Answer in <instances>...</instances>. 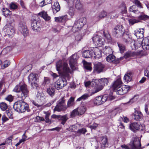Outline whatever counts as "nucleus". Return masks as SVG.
<instances>
[{"label":"nucleus","instance_id":"nucleus-47","mask_svg":"<svg viewBox=\"0 0 149 149\" xmlns=\"http://www.w3.org/2000/svg\"><path fill=\"white\" fill-rule=\"evenodd\" d=\"M107 15V13L105 11H103L101 12L99 15L98 17L99 19H102L104 17Z\"/></svg>","mask_w":149,"mask_h":149},{"label":"nucleus","instance_id":"nucleus-3","mask_svg":"<svg viewBox=\"0 0 149 149\" xmlns=\"http://www.w3.org/2000/svg\"><path fill=\"white\" fill-rule=\"evenodd\" d=\"M113 34L116 36H123V38L124 41L125 42H128L130 39L129 35L127 33H125V30L123 27L121 25H118L114 28L113 30Z\"/></svg>","mask_w":149,"mask_h":149},{"label":"nucleus","instance_id":"nucleus-8","mask_svg":"<svg viewBox=\"0 0 149 149\" xmlns=\"http://www.w3.org/2000/svg\"><path fill=\"white\" fill-rule=\"evenodd\" d=\"M134 45L136 49L138 48L139 46L141 47L144 50H148L149 49V39L145 38L143 40L141 44L137 42H134Z\"/></svg>","mask_w":149,"mask_h":149},{"label":"nucleus","instance_id":"nucleus-27","mask_svg":"<svg viewBox=\"0 0 149 149\" xmlns=\"http://www.w3.org/2000/svg\"><path fill=\"white\" fill-rule=\"evenodd\" d=\"M134 119L136 120H140L142 119L143 117L142 113L139 111H135L134 112Z\"/></svg>","mask_w":149,"mask_h":149},{"label":"nucleus","instance_id":"nucleus-32","mask_svg":"<svg viewBox=\"0 0 149 149\" xmlns=\"http://www.w3.org/2000/svg\"><path fill=\"white\" fill-rule=\"evenodd\" d=\"M76 60L70 58L69 63L71 68L73 70L75 69V65L76 64Z\"/></svg>","mask_w":149,"mask_h":149},{"label":"nucleus","instance_id":"nucleus-26","mask_svg":"<svg viewBox=\"0 0 149 149\" xmlns=\"http://www.w3.org/2000/svg\"><path fill=\"white\" fill-rule=\"evenodd\" d=\"M52 8L53 12L55 14L59 11L60 10V6L57 2H54Z\"/></svg>","mask_w":149,"mask_h":149},{"label":"nucleus","instance_id":"nucleus-2","mask_svg":"<svg viewBox=\"0 0 149 149\" xmlns=\"http://www.w3.org/2000/svg\"><path fill=\"white\" fill-rule=\"evenodd\" d=\"M56 68L58 73L62 75L66 76L70 73L68 64L65 62L63 63L61 60H60L56 63Z\"/></svg>","mask_w":149,"mask_h":149},{"label":"nucleus","instance_id":"nucleus-44","mask_svg":"<svg viewBox=\"0 0 149 149\" xmlns=\"http://www.w3.org/2000/svg\"><path fill=\"white\" fill-rule=\"evenodd\" d=\"M138 18L140 20H144L146 19H149V16L147 15L143 14L139 16L138 17Z\"/></svg>","mask_w":149,"mask_h":149},{"label":"nucleus","instance_id":"nucleus-40","mask_svg":"<svg viewBox=\"0 0 149 149\" xmlns=\"http://www.w3.org/2000/svg\"><path fill=\"white\" fill-rule=\"evenodd\" d=\"M7 108L8 106L6 103L2 102L0 103V108L2 111H5Z\"/></svg>","mask_w":149,"mask_h":149},{"label":"nucleus","instance_id":"nucleus-17","mask_svg":"<svg viewBox=\"0 0 149 149\" xmlns=\"http://www.w3.org/2000/svg\"><path fill=\"white\" fill-rule=\"evenodd\" d=\"M19 29L21 32L22 34L24 36H26L29 33L26 26L25 22H20L19 25Z\"/></svg>","mask_w":149,"mask_h":149},{"label":"nucleus","instance_id":"nucleus-25","mask_svg":"<svg viewBox=\"0 0 149 149\" xmlns=\"http://www.w3.org/2000/svg\"><path fill=\"white\" fill-rule=\"evenodd\" d=\"M132 74L130 71H128L124 75V79L125 81L128 82L131 81L132 79Z\"/></svg>","mask_w":149,"mask_h":149},{"label":"nucleus","instance_id":"nucleus-43","mask_svg":"<svg viewBox=\"0 0 149 149\" xmlns=\"http://www.w3.org/2000/svg\"><path fill=\"white\" fill-rule=\"evenodd\" d=\"M103 35L106 38L108 41H110L111 40V37L110 35L107 31L105 32L103 31Z\"/></svg>","mask_w":149,"mask_h":149},{"label":"nucleus","instance_id":"nucleus-16","mask_svg":"<svg viewBox=\"0 0 149 149\" xmlns=\"http://www.w3.org/2000/svg\"><path fill=\"white\" fill-rule=\"evenodd\" d=\"M107 99V95L97 97L93 100V103L95 105H100L105 102Z\"/></svg>","mask_w":149,"mask_h":149},{"label":"nucleus","instance_id":"nucleus-37","mask_svg":"<svg viewBox=\"0 0 149 149\" xmlns=\"http://www.w3.org/2000/svg\"><path fill=\"white\" fill-rule=\"evenodd\" d=\"M74 97H71L69 99L67 102V105H66V106H67V108L72 106L74 105Z\"/></svg>","mask_w":149,"mask_h":149},{"label":"nucleus","instance_id":"nucleus-10","mask_svg":"<svg viewBox=\"0 0 149 149\" xmlns=\"http://www.w3.org/2000/svg\"><path fill=\"white\" fill-rule=\"evenodd\" d=\"M28 81L32 87L33 88H37L38 85L37 81L38 78L37 74H36L31 73L29 76L28 77Z\"/></svg>","mask_w":149,"mask_h":149},{"label":"nucleus","instance_id":"nucleus-9","mask_svg":"<svg viewBox=\"0 0 149 149\" xmlns=\"http://www.w3.org/2000/svg\"><path fill=\"white\" fill-rule=\"evenodd\" d=\"M129 146L132 149H140L141 147L140 141L136 137L132 138L129 143Z\"/></svg>","mask_w":149,"mask_h":149},{"label":"nucleus","instance_id":"nucleus-15","mask_svg":"<svg viewBox=\"0 0 149 149\" xmlns=\"http://www.w3.org/2000/svg\"><path fill=\"white\" fill-rule=\"evenodd\" d=\"M67 84V82L65 79L60 78L56 83L55 88L58 90L63 87Z\"/></svg>","mask_w":149,"mask_h":149},{"label":"nucleus","instance_id":"nucleus-54","mask_svg":"<svg viewBox=\"0 0 149 149\" xmlns=\"http://www.w3.org/2000/svg\"><path fill=\"white\" fill-rule=\"evenodd\" d=\"M45 122L47 123H49L50 121V120L49 119V116L50 115V114L49 113H48L47 112H45Z\"/></svg>","mask_w":149,"mask_h":149},{"label":"nucleus","instance_id":"nucleus-58","mask_svg":"<svg viewBox=\"0 0 149 149\" xmlns=\"http://www.w3.org/2000/svg\"><path fill=\"white\" fill-rule=\"evenodd\" d=\"M98 126V124L94 123L92 125H89L88 127L90 128L91 130L95 129Z\"/></svg>","mask_w":149,"mask_h":149},{"label":"nucleus","instance_id":"nucleus-4","mask_svg":"<svg viewBox=\"0 0 149 149\" xmlns=\"http://www.w3.org/2000/svg\"><path fill=\"white\" fill-rule=\"evenodd\" d=\"M28 104L22 100L18 101L16 102L13 105L14 110L19 113H23L27 110L29 111Z\"/></svg>","mask_w":149,"mask_h":149},{"label":"nucleus","instance_id":"nucleus-41","mask_svg":"<svg viewBox=\"0 0 149 149\" xmlns=\"http://www.w3.org/2000/svg\"><path fill=\"white\" fill-rule=\"evenodd\" d=\"M130 24L133 25L134 24L138 23L140 22V20L135 19H131L129 20Z\"/></svg>","mask_w":149,"mask_h":149},{"label":"nucleus","instance_id":"nucleus-31","mask_svg":"<svg viewBox=\"0 0 149 149\" xmlns=\"http://www.w3.org/2000/svg\"><path fill=\"white\" fill-rule=\"evenodd\" d=\"M122 81L120 79H119L114 82L113 85L114 89L116 88L119 86H121Z\"/></svg>","mask_w":149,"mask_h":149},{"label":"nucleus","instance_id":"nucleus-29","mask_svg":"<svg viewBox=\"0 0 149 149\" xmlns=\"http://www.w3.org/2000/svg\"><path fill=\"white\" fill-rule=\"evenodd\" d=\"M91 93H92V92ZM92 95L91 94H91L90 95L88 93H85L81 96L78 98L77 99L76 101L77 102H79L88 99L90 96Z\"/></svg>","mask_w":149,"mask_h":149},{"label":"nucleus","instance_id":"nucleus-28","mask_svg":"<svg viewBox=\"0 0 149 149\" xmlns=\"http://www.w3.org/2000/svg\"><path fill=\"white\" fill-rule=\"evenodd\" d=\"M38 15L42 17L45 21H49L50 19V17L48 15L47 13L45 11H42Z\"/></svg>","mask_w":149,"mask_h":149},{"label":"nucleus","instance_id":"nucleus-20","mask_svg":"<svg viewBox=\"0 0 149 149\" xmlns=\"http://www.w3.org/2000/svg\"><path fill=\"white\" fill-rule=\"evenodd\" d=\"M102 148L107 147L108 145V141L107 136H103L100 138L99 140Z\"/></svg>","mask_w":149,"mask_h":149},{"label":"nucleus","instance_id":"nucleus-1","mask_svg":"<svg viewBox=\"0 0 149 149\" xmlns=\"http://www.w3.org/2000/svg\"><path fill=\"white\" fill-rule=\"evenodd\" d=\"M13 91L17 93H19L18 96L22 100L24 99L29 95V91L27 85L25 84L17 85L14 88Z\"/></svg>","mask_w":149,"mask_h":149},{"label":"nucleus","instance_id":"nucleus-46","mask_svg":"<svg viewBox=\"0 0 149 149\" xmlns=\"http://www.w3.org/2000/svg\"><path fill=\"white\" fill-rule=\"evenodd\" d=\"M10 64V62L8 60L4 61L3 65L1 66V69H3L8 67Z\"/></svg>","mask_w":149,"mask_h":149},{"label":"nucleus","instance_id":"nucleus-5","mask_svg":"<svg viewBox=\"0 0 149 149\" xmlns=\"http://www.w3.org/2000/svg\"><path fill=\"white\" fill-rule=\"evenodd\" d=\"M98 81L99 84L97 85L96 84V86L92 91V95H93L102 90L103 89V87L104 86L107 85L108 83V79L105 78L99 79Z\"/></svg>","mask_w":149,"mask_h":149},{"label":"nucleus","instance_id":"nucleus-36","mask_svg":"<svg viewBox=\"0 0 149 149\" xmlns=\"http://www.w3.org/2000/svg\"><path fill=\"white\" fill-rule=\"evenodd\" d=\"M106 59L109 62H113L115 60V57L113 55L110 54L107 57Z\"/></svg>","mask_w":149,"mask_h":149},{"label":"nucleus","instance_id":"nucleus-12","mask_svg":"<svg viewBox=\"0 0 149 149\" xmlns=\"http://www.w3.org/2000/svg\"><path fill=\"white\" fill-rule=\"evenodd\" d=\"M93 42L98 47H100L104 45V40L100 36L95 35L93 38Z\"/></svg>","mask_w":149,"mask_h":149},{"label":"nucleus","instance_id":"nucleus-13","mask_svg":"<svg viewBox=\"0 0 149 149\" xmlns=\"http://www.w3.org/2000/svg\"><path fill=\"white\" fill-rule=\"evenodd\" d=\"M3 30L5 32L6 36H10L15 32L14 29L12 24L9 23L6 24L3 28Z\"/></svg>","mask_w":149,"mask_h":149},{"label":"nucleus","instance_id":"nucleus-35","mask_svg":"<svg viewBox=\"0 0 149 149\" xmlns=\"http://www.w3.org/2000/svg\"><path fill=\"white\" fill-rule=\"evenodd\" d=\"M77 109L80 115H81L84 113L86 111V108L85 106H81V107L78 108Z\"/></svg>","mask_w":149,"mask_h":149},{"label":"nucleus","instance_id":"nucleus-19","mask_svg":"<svg viewBox=\"0 0 149 149\" xmlns=\"http://www.w3.org/2000/svg\"><path fill=\"white\" fill-rule=\"evenodd\" d=\"M40 23L36 20L32 21L31 24V27L32 29L35 32H37L40 31Z\"/></svg>","mask_w":149,"mask_h":149},{"label":"nucleus","instance_id":"nucleus-33","mask_svg":"<svg viewBox=\"0 0 149 149\" xmlns=\"http://www.w3.org/2000/svg\"><path fill=\"white\" fill-rule=\"evenodd\" d=\"M75 7L77 10H81L83 9V4L80 2L79 0H77L75 3Z\"/></svg>","mask_w":149,"mask_h":149},{"label":"nucleus","instance_id":"nucleus-34","mask_svg":"<svg viewBox=\"0 0 149 149\" xmlns=\"http://www.w3.org/2000/svg\"><path fill=\"white\" fill-rule=\"evenodd\" d=\"M97 83V81L95 79H93L91 82L90 81H88L86 82L85 83V85L86 87H87L89 85H91L92 86H96V83Z\"/></svg>","mask_w":149,"mask_h":149},{"label":"nucleus","instance_id":"nucleus-39","mask_svg":"<svg viewBox=\"0 0 149 149\" xmlns=\"http://www.w3.org/2000/svg\"><path fill=\"white\" fill-rule=\"evenodd\" d=\"M87 131L86 128H83L81 129L78 130L77 132V134L79 136L81 135V134H84Z\"/></svg>","mask_w":149,"mask_h":149},{"label":"nucleus","instance_id":"nucleus-60","mask_svg":"<svg viewBox=\"0 0 149 149\" xmlns=\"http://www.w3.org/2000/svg\"><path fill=\"white\" fill-rule=\"evenodd\" d=\"M32 102L35 106L38 107H41L42 106L41 104L40 103V102H37L36 101L33 100L32 101Z\"/></svg>","mask_w":149,"mask_h":149},{"label":"nucleus","instance_id":"nucleus-62","mask_svg":"<svg viewBox=\"0 0 149 149\" xmlns=\"http://www.w3.org/2000/svg\"><path fill=\"white\" fill-rule=\"evenodd\" d=\"M36 121L39 122L40 121H43L45 120V119L42 117L39 116H37L36 118Z\"/></svg>","mask_w":149,"mask_h":149},{"label":"nucleus","instance_id":"nucleus-24","mask_svg":"<svg viewBox=\"0 0 149 149\" xmlns=\"http://www.w3.org/2000/svg\"><path fill=\"white\" fill-rule=\"evenodd\" d=\"M68 19V16L66 15L61 17H55V21L58 22H65Z\"/></svg>","mask_w":149,"mask_h":149},{"label":"nucleus","instance_id":"nucleus-63","mask_svg":"<svg viewBox=\"0 0 149 149\" xmlns=\"http://www.w3.org/2000/svg\"><path fill=\"white\" fill-rule=\"evenodd\" d=\"M50 79L47 77H45L44 83L45 84H48L50 83Z\"/></svg>","mask_w":149,"mask_h":149},{"label":"nucleus","instance_id":"nucleus-18","mask_svg":"<svg viewBox=\"0 0 149 149\" xmlns=\"http://www.w3.org/2000/svg\"><path fill=\"white\" fill-rule=\"evenodd\" d=\"M142 126L139 123H133L130 124V129L133 132H136L137 130H142Z\"/></svg>","mask_w":149,"mask_h":149},{"label":"nucleus","instance_id":"nucleus-6","mask_svg":"<svg viewBox=\"0 0 149 149\" xmlns=\"http://www.w3.org/2000/svg\"><path fill=\"white\" fill-rule=\"evenodd\" d=\"M86 18L82 17L78 20L75 21L72 28V31L74 32L78 31L86 24Z\"/></svg>","mask_w":149,"mask_h":149},{"label":"nucleus","instance_id":"nucleus-22","mask_svg":"<svg viewBox=\"0 0 149 149\" xmlns=\"http://www.w3.org/2000/svg\"><path fill=\"white\" fill-rule=\"evenodd\" d=\"M94 54L93 56L95 58L99 59L101 56V51L97 47H93Z\"/></svg>","mask_w":149,"mask_h":149},{"label":"nucleus","instance_id":"nucleus-23","mask_svg":"<svg viewBox=\"0 0 149 149\" xmlns=\"http://www.w3.org/2000/svg\"><path fill=\"white\" fill-rule=\"evenodd\" d=\"M144 29H137L134 31V35L138 38H141L143 37Z\"/></svg>","mask_w":149,"mask_h":149},{"label":"nucleus","instance_id":"nucleus-56","mask_svg":"<svg viewBox=\"0 0 149 149\" xmlns=\"http://www.w3.org/2000/svg\"><path fill=\"white\" fill-rule=\"evenodd\" d=\"M6 113L8 117L10 118H13V114L12 112L9 110H6Z\"/></svg>","mask_w":149,"mask_h":149},{"label":"nucleus","instance_id":"nucleus-61","mask_svg":"<svg viewBox=\"0 0 149 149\" xmlns=\"http://www.w3.org/2000/svg\"><path fill=\"white\" fill-rule=\"evenodd\" d=\"M144 75L146 76L149 78V66L145 70L144 72Z\"/></svg>","mask_w":149,"mask_h":149},{"label":"nucleus","instance_id":"nucleus-42","mask_svg":"<svg viewBox=\"0 0 149 149\" xmlns=\"http://www.w3.org/2000/svg\"><path fill=\"white\" fill-rule=\"evenodd\" d=\"M9 7L11 10H15L18 8V6L16 3H12L10 4Z\"/></svg>","mask_w":149,"mask_h":149},{"label":"nucleus","instance_id":"nucleus-52","mask_svg":"<svg viewBox=\"0 0 149 149\" xmlns=\"http://www.w3.org/2000/svg\"><path fill=\"white\" fill-rule=\"evenodd\" d=\"M104 52L107 54H109L111 53V49L108 47H106L104 48Z\"/></svg>","mask_w":149,"mask_h":149},{"label":"nucleus","instance_id":"nucleus-45","mask_svg":"<svg viewBox=\"0 0 149 149\" xmlns=\"http://www.w3.org/2000/svg\"><path fill=\"white\" fill-rule=\"evenodd\" d=\"M80 114L77 109H75L73 110L71 114V116L72 117H74L77 115H79Z\"/></svg>","mask_w":149,"mask_h":149},{"label":"nucleus","instance_id":"nucleus-14","mask_svg":"<svg viewBox=\"0 0 149 149\" xmlns=\"http://www.w3.org/2000/svg\"><path fill=\"white\" fill-rule=\"evenodd\" d=\"M130 89L129 86L125 85L123 86H119L114 90L117 94L123 95L127 93Z\"/></svg>","mask_w":149,"mask_h":149},{"label":"nucleus","instance_id":"nucleus-57","mask_svg":"<svg viewBox=\"0 0 149 149\" xmlns=\"http://www.w3.org/2000/svg\"><path fill=\"white\" fill-rule=\"evenodd\" d=\"M108 15L110 16V18H113L116 16V13L114 11H111L108 14Z\"/></svg>","mask_w":149,"mask_h":149},{"label":"nucleus","instance_id":"nucleus-48","mask_svg":"<svg viewBox=\"0 0 149 149\" xmlns=\"http://www.w3.org/2000/svg\"><path fill=\"white\" fill-rule=\"evenodd\" d=\"M134 3L139 8H143L141 3L138 0H134Z\"/></svg>","mask_w":149,"mask_h":149},{"label":"nucleus","instance_id":"nucleus-21","mask_svg":"<svg viewBox=\"0 0 149 149\" xmlns=\"http://www.w3.org/2000/svg\"><path fill=\"white\" fill-rule=\"evenodd\" d=\"M93 51L92 48H89L88 50H85L83 52V56L85 58H89L91 57L93 55Z\"/></svg>","mask_w":149,"mask_h":149},{"label":"nucleus","instance_id":"nucleus-7","mask_svg":"<svg viewBox=\"0 0 149 149\" xmlns=\"http://www.w3.org/2000/svg\"><path fill=\"white\" fill-rule=\"evenodd\" d=\"M65 102L66 100L65 99V97L60 98L58 101V103L54 109V111H65L67 108Z\"/></svg>","mask_w":149,"mask_h":149},{"label":"nucleus","instance_id":"nucleus-59","mask_svg":"<svg viewBox=\"0 0 149 149\" xmlns=\"http://www.w3.org/2000/svg\"><path fill=\"white\" fill-rule=\"evenodd\" d=\"M6 99L7 100L10 102L13 100V97L11 95H10L7 96V97L6 98Z\"/></svg>","mask_w":149,"mask_h":149},{"label":"nucleus","instance_id":"nucleus-64","mask_svg":"<svg viewBox=\"0 0 149 149\" xmlns=\"http://www.w3.org/2000/svg\"><path fill=\"white\" fill-rule=\"evenodd\" d=\"M12 137L11 136L7 138L6 141V143L9 144L10 143H11L12 141Z\"/></svg>","mask_w":149,"mask_h":149},{"label":"nucleus","instance_id":"nucleus-11","mask_svg":"<svg viewBox=\"0 0 149 149\" xmlns=\"http://www.w3.org/2000/svg\"><path fill=\"white\" fill-rule=\"evenodd\" d=\"M105 65L102 62H99L95 63L94 65L93 72L100 73L105 70Z\"/></svg>","mask_w":149,"mask_h":149},{"label":"nucleus","instance_id":"nucleus-49","mask_svg":"<svg viewBox=\"0 0 149 149\" xmlns=\"http://www.w3.org/2000/svg\"><path fill=\"white\" fill-rule=\"evenodd\" d=\"M135 6H132L130 7V12H133L135 13H139V10H135Z\"/></svg>","mask_w":149,"mask_h":149},{"label":"nucleus","instance_id":"nucleus-51","mask_svg":"<svg viewBox=\"0 0 149 149\" xmlns=\"http://www.w3.org/2000/svg\"><path fill=\"white\" fill-rule=\"evenodd\" d=\"M61 118L62 120L61 123L63 125H64L65 124V122L68 118L67 117V115L62 116L61 117Z\"/></svg>","mask_w":149,"mask_h":149},{"label":"nucleus","instance_id":"nucleus-55","mask_svg":"<svg viewBox=\"0 0 149 149\" xmlns=\"http://www.w3.org/2000/svg\"><path fill=\"white\" fill-rule=\"evenodd\" d=\"M3 13L5 16L10 15L11 14V12L7 8L6 9L5 11H3Z\"/></svg>","mask_w":149,"mask_h":149},{"label":"nucleus","instance_id":"nucleus-38","mask_svg":"<svg viewBox=\"0 0 149 149\" xmlns=\"http://www.w3.org/2000/svg\"><path fill=\"white\" fill-rule=\"evenodd\" d=\"M55 89L54 87L49 88L47 89V92L51 96H53L54 95Z\"/></svg>","mask_w":149,"mask_h":149},{"label":"nucleus","instance_id":"nucleus-53","mask_svg":"<svg viewBox=\"0 0 149 149\" xmlns=\"http://www.w3.org/2000/svg\"><path fill=\"white\" fill-rule=\"evenodd\" d=\"M138 99V97L136 96H134L133 98L130 99V100L128 102V103H132L136 101Z\"/></svg>","mask_w":149,"mask_h":149},{"label":"nucleus","instance_id":"nucleus-50","mask_svg":"<svg viewBox=\"0 0 149 149\" xmlns=\"http://www.w3.org/2000/svg\"><path fill=\"white\" fill-rule=\"evenodd\" d=\"M118 46L119 47L120 53L123 52L125 49V47L124 45L122 44H118Z\"/></svg>","mask_w":149,"mask_h":149},{"label":"nucleus","instance_id":"nucleus-30","mask_svg":"<svg viewBox=\"0 0 149 149\" xmlns=\"http://www.w3.org/2000/svg\"><path fill=\"white\" fill-rule=\"evenodd\" d=\"M118 8L120 10L121 12L123 14L126 13H127L126 7L125 3L122 2L119 5Z\"/></svg>","mask_w":149,"mask_h":149}]
</instances>
